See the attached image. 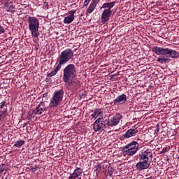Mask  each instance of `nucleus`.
Here are the masks:
<instances>
[{
  "label": "nucleus",
  "mask_w": 179,
  "mask_h": 179,
  "mask_svg": "<svg viewBox=\"0 0 179 179\" xmlns=\"http://www.w3.org/2000/svg\"><path fill=\"white\" fill-rule=\"evenodd\" d=\"M115 5V1H112L110 3H108V8L106 10H111V8H114Z\"/></svg>",
  "instance_id": "23"
},
{
  "label": "nucleus",
  "mask_w": 179,
  "mask_h": 179,
  "mask_svg": "<svg viewBox=\"0 0 179 179\" xmlns=\"http://www.w3.org/2000/svg\"><path fill=\"white\" fill-rule=\"evenodd\" d=\"M95 169L96 173L97 174V173H99V171L101 170V165H97L96 166H95Z\"/></svg>",
  "instance_id": "27"
},
{
  "label": "nucleus",
  "mask_w": 179,
  "mask_h": 179,
  "mask_svg": "<svg viewBox=\"0 0 179 179\" xmlns=\"http://www.w3.org/2000/svg\"><path fill=\"white\" fill-rule=\"evenodd\" d=\"M138 134V129H129L127 131V132L123 134V137L125 139H128L129 138H132V136H135Z\"/></svg>",
  "instance_id": "16"
},
{
  "label": "nucleus",
  "mask_w": 179,
  "mask_h": 179,
  "mask_svg": "<svg viewBox=\"0 0 179 179\" xmlns=\"http://www.w3.org/2000/svg\"><path fill=\"white\" fill-rule=\"evenodd\" d=\"M153 154L152 153V150H143L139 154L140 162L136 164V169L139 171L142 170H146L150 167V160H152V157Z\"/></svg>",
  "instance_id": "2"
},
{
  "label": "nucleus",
  "mask_w": 179,
  "mask_h": 179,
  "mask_svg": "<svg viewBox=\"0 0 179 179\" xmlns=\"http://www.w3.org/2000/svg\"><path fill=\"white\" fill-rule=\"evenodd\" d=\"M139 143L136 141H132L126 145L122 150L124 156H134L138 152Z\"/></svg>",
  "instance_id": "6"
},
{
  "label": "nucleus",
  "mask_w": 179,
  "mask_h": 179,
  "mask_svg": "<svg viewBox=\"0 0 179 179\" xmlns=\"http://www.w3.org/2000/svg\"><path fill=\"white\" fill-rule=\"evenodd\" d=\"M12 9H15V6L13 5L10 6V7L8 8V10H7V12H10Z\"/></svg>",
  "instance_id": "32"
},
{
  "label": "nucleus",
  "mask_w": 179,
  "mask_h": 179,
  "mask_svg": "<svg viewBox=\"0 0 179 179\" xmlns=\"http://www.w3.org/2000/svg\"><path fill=\"white\" fill-rule=\"evenodd\" d=\"M99 2H100V0H92L91 3L97 6V3H99Z\"/></svg>",
  "instance_id": "29"
},
{
  "label": "nucleus",
  "mask_w": 179,
  "mask_h": 179,
  "mask_svg": "<svg viewBox=\"0 0 179 179\" xmlns=\"http://www.w3.org/2000/svg\"><path fill=\"white\" fill-rule=\"evenodd\" d=\"M5 171V164L0 165V178L1 174H2Z\"/></svg>",
  "instance_id": "25"
},
{
  "label": "nucleus",
  "mask_w": 179,
  "mask_h": 179,
  "mask_svg": "<svg viewBox=\"0 0 179 179\" xmlns=\"http://www.w3.org/2000/svg\"><path fill=\"white\" fill-rule=\"evenodd\" d=\"M30 170H31L32 173H36V171L38 170V166L34 165L33 166H30Z\"/></svg>",
  "instance_id": "24"
},
{
  "label": "nucleus",
  "mask_w": 179,
  "mask_h": 179,
  "mask_svg": "<svg viewBox=\"0 0 179 179\" xmlns=\"http://www.w3.org/2000/svg\"><path fill=\"white\" fill-rule=\"evenodd\" d=\"M157 61L159 62V64H167L170 62V59L158 57Z\"/></svg>",
  "instance_id": "20"
},
{
  "label": "nucleus",
  "mask_w": 179,
  "mask_h": 179,
  "mask_svg": "<svg viewBox=\"0 0 179 179\" xmlns=\"http://www.w3.org/2000/svg\"><path fill=\"white\" fill-rule=\"evenodd\" d=\"M113 168L112 167H109L108 169H106L105 171V174L106 176V177H111V176H113Z\"/></svg>",
  "instance_id": "22"
},
{
  "label": "nucleus",
  "mask_w": 179,
  "mask_h": 179,
  "mask_svg": "<svg viewBox=\"0 0 179 179\" xmlns=\"http://www.w3.org/2000/svg\"><path fill=\"white\" fill-rule=\"evenodd\" d=\"M47 108L44 102H41L37 106L36 108L33 111V114L35 115H41L45 113Z\"/></svg>",
  "instance_id": "10"
},
{
  "label": "nucleus",
  "mask_w": 179,
  "mask_h": 179,
  "mask_svg": "<svg viewBox=\"0 0 179 179\" xmlns=\"http://www.w3.org/2000/svg\"><path fill=\"white\" fill-rule=\"evenodd\" d=\"M39 27L40 22L38 21V18L36 17H28V29L31 31L32 37L38 38V36H40V33H38Z\"/></svg>",
  "instance_id": "4"
},
{
  "label": "nucleus",
  "mask_w": 179,
  "mask_h": 179,
  "mask_svg": "<svg viewBox=\"0 0 179 179\" xmlns=\"http://www.w3.org/2000/svg\"><path fill=\"white\" fill-rule=\"evenodd\" d=\"M91 117L94 119L99 118V117H103V111L100 108L94 109Z\"/></svg>",
  "instance_id": "17"
},
{
  "label": "nucleus",
  "mask_w": 179,
  "mask_h": 179,
  "mask_svg": "<svg viewBox=\"0 0 179 179\" xmlns=\"http://www.w3.org/2000/svg\"><path fill=\"white\" fill-rule=\"evenodd\" d=\"M113 13V12H111L110 10H104L102 13V15L101 17V22L103 23V24H104L105 23H107V22H108V20H110V17H111V14Z\"/></svg>",
  "instance_id": "15"
},
{
  "label": "nucleus",
  "mask_w": 179,
  "mask_h": 179,
  "mask_svg": "<svg viewBox=\"0 0 179 179\" xmlns=\"http://www.w3.org/2000/svg\"><path fill=\"white\" fill-rule=\"evenodd\" d=\"M61 68H62V66H60L59 64H57L55 67L54 71H52V72H50V73L48 74V78H52V76H55V75L57 73H58V71H59V69H61Z\"/></svg>",
  "instance_id": "18"
},
{
  "label": "nucleus",
  "mask_w": 179,
  "mask_h": 179,
  "mask_svg": "<svg viewBox=\"0 0 179 179\" xmlns=\"http://www.w3.org/2000/svg\"><path fill=\"white\" fill-rule=\"evenodd\" d=\"M6 113H8V105L6 101H4L0 103V121H2Z\"/></svg>",
  "instance_id": "14"
},
{
  "label": "nucleus",
  "mask_w": 179,
  "mask_h": 179,
  "mask_svg": "<svg viewBox=\"0 0 179 179\" xmlns=\"http://www.w3.org/2000/svg\"><path fill=\"white\" fill-rule=\"evenodd\" d=\"M155 134H159V124H157V129L155 130Z\"/></svg>",
  "instance_id": "33"
},
{
  "label": "nucleus",
  "mask_w": 179,
  "mask_h": 179,
  "mask_svg": "<svg viewBox=\"0 0 179 179\" xmlns=\"http://www.w3.org/2000/svg\"><path fill=\"white\" fill-rule=\"evenodd\" d=\"M106 8L108 9V3H103L101 9H106Z\"/></svg>",
  "instance_id": "28"
},
{
  "label": "nucleus",
  "mask_w": 179,
  "mask_h": 179,
  "mask_svg": "<svg viewBox=\"0 0 179 179\" xmlns=\"http://www.w3.org/2000/svg\"><path fill=\"white\" fill-rule=\"evenodd\" d=\"M127 101V95L125 94L117 96V98L113 100L114 106H119V104H125Z\"/></svg>",
  "instance_id": "12"
},
{
  "label": "nucleus",
  "mask_w": 179,
  "mask_h": 179,
  "mask_svg": "<svg viewBox=\"0 0 179 179\" xmlns=\"http://www.w3.org/2000/svg\"><path fill=\"white\" fill-rule=\"evenodd\" d=\"M64 92L63 90L55 91L50 99V106L57 107L59 103H61L62 99H64Z\"/></svg>",
  "instance_id": "7"
},
{
  "label": "nucleus",
  "mask_w": 179,
  "mask_h": 179,
  "mask_svg": "<svg viewBox=\"0 0 179 179\" xmlns=\"http://www.w3.org/2000/svg\"><path fill=\"white\" fill-rule=\"evenodd\" d=\"M23 145H24V141L19 140L15 143L14 146H15V148H22V146H23Z\"/></svg>",
  "instance_id": "21"
},
{
  "label": "nucleus",
  "mask_w": 179,
  "mask_h": 179,
  "mask_svg": "<svg viewBox=\"0 0 179 179\" xmlns=\"http://www.w3.org/2000/svg\"><path fill=\"white\" fill-rule=\"evenodd\" d=\"M90 1H92V0H85L84 1V6H87V5H89V3H90Z\"/></svg>",
  "instance_id": "30"
},
{
  "label": "nucleus",
  "mask_w": 179,
  "mask_h": 179,
  "mask_svg": "<svg viewBox=\"0 0 179 179\" xmlns=\"http://www.w3.org/2000/svg\"><path fill=\"white\" fill-rule=\"evenodd\" d=\"M73 58V50L71 48H67L62 51L57 58L58 64L60 66L65 65L67 62H69L71 59Z\"/></svg>",
  "instance_id": "5"
},
{
  "label": "nucleus",
  "mask_w": 179,
  "mask_h": 179,
  "mask_svg": "<svg viewBox=\"0 0 179 179\" xmlns=\"http://www.w3.org/2000/svg\"><path fill=\"white\" fill-rule=\"evenodd\" d=\"M152 51L157 55H164L170 58H179V52L173 49L153 46Z\"/></svg>",
  "instance_id": "3"
},
{
  "label": "nucleus",
  "mask_w": 179,
  "mask_h": 179,
  "mask_svg": "<svg viewBox=\"0 0 179 179\" xmlns=\"http://www.w3.org/2000/svg\"><path fill=\"white\" fill-rule=\"evenodd\" d=\"M76 78V67L73 64H67L63 69V82L67 86H73V89H78L79 86V80L73 81Z\"/></svg>",
  "instance_id": "1"
},
{
  "label": "nucleus",
  "mask_w": 179,
  "mask_h": 179,
  "mask_svg": "<svg viewBox=\"0 0 179 179\" xmlns=\"http://www.w3.org/2000/svg\"><path fill=\"white\" fill-rule=\"evenodd\" d=\"M83 173V169L81 168H76L72 174L68 178V179H80L82 178V174Z\"/></svg>",
  "instance_id": "13"
},
{
  "label": "nucleus",
  "mask_w": 179,
  "mask_h": 179,
  "mask_svg": "<svg viewBox=\"0 0 179 179\" xmlns=\"http://www.w3.org/2000/svg\"><path fill=\"white\" fill-rule=\"evenodd\" d=\"M75 13H76V10H71L69 12V16H66L64 19V24H71L73 20H75Z\"/></svg>",
  "instance_id": "11"
},
{
  "label": "nucleus",
  "mask_w": 179,
  "mask_h": 179,
  "mask_svg": "<svg viewBox=\"0 0 179 179\" xmlns=\"http://www.w3.org/2000/svg\"><path fill=\"white\" fill-rule=\"evenodd\" d=\"M3 33H5V29L2 26H0V34H3Z\"/></svg>",
  "instance_id": "31"
},
{
  "label": "nucleus",
  "mask_w": 179,
  "mask_h": 179,
  "mask_svg": "<svg viewBox=\"0 0 179 179\" xmlns=\"http://www.w3.org/2000/svg\"><path fill=\"white\" fill-rule=\"evenodd\" d=\"M170 150L169 148L165 147L162 149V150L160 152L161 154L166 153V152H169Z\"/></svg>",
  "instance_id": "26"
},
{
  "label": "nucleus",
  "mask_w": 179,
  "mask_h": 179,
  "mask_svg": "<svg viewBox=\"0 0 179 179\" xmlns=\"http://www.w3.org/2000/svg\"><path fill=\"white\" fill-rule=\"evenodd\" d=\"M96 6H96V4L91 3L87 9V13H92L93 10H94V9H96Z\"/></svg>",
  "instance_id": "19"
},
{
  "label": "nucleus",
  "mask_w": 179,
  "mask_h": 179,
  "mask_svg": "<svg viewBox=\"0 0 179 179\" xmlns=\"http://www.w3.org/2000/svg\"><path fill=\"white\" fill-rule=\"evenodd\" d=\"M106 121L103 117L98 118L93 124V129L95 132H103L106 129Z\"/></svg>",
  "instance_id": "8"
},
{
  "label": "nucleus",
  "mask_w": 179,
  "mask_h": 179,
  "mask_svg": "<svg viewBox=\"0 0 179 179\" xmlns=\"http://www.w3.org/2000/svg\"><path fill=\"white\" fill-rule=\"evenodd\" d=\"M178 2H179V0H178Z\"/></svg>",
  "instance_id": "34"
},
{
  "label": "nucleus",
  "mask_w": 179,
  "mask_h": 179,
  "mask_svg": "<svg viewBox=\"0 0 179 179\" xmlns=\"http://www.w3.org/2000/svg\"><path fill=\"white\" fill-rule=\"evenodd\" d=\"M122 119V115L120 113L116 114L115 116L108 120V127H117L118 124H120V121Z\"/></svg>",
  "instance_id": "9"
}]
</instances>
